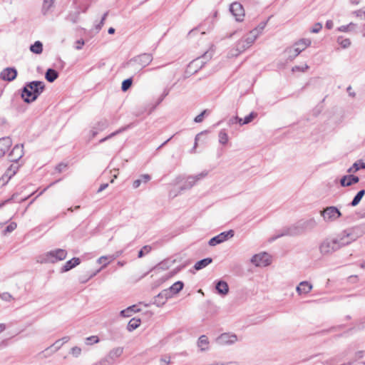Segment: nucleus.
Listing matches in <instances>:
<instances>
[{
    "mask_svg": "<svg viewBox=\"0 0 365 365\" xmlns=\"http://www.w3.org/2000/svg\"><path fill=\"white\" fill-rule=\"evenodd\" d=\"M257 115V113L251 112L248 115L245 116L244 119H242V125L248 124L253 120L255 118Z\"/></svg>",
    "mask_w": 365,
    "mask_h": 365,
    "instance_id": "a19ab883",
    "label": "nucleus"
},
{
    "mask_svg": "<svg viewBox=\"0 0 365 365\" xmlns=\"http://www.w3.org/2000/svg\"><path fill=\"white\" fill-rule=\"evenodd\" d=\"M207 110H204L201 113L195 118L194 121L195 123H201L203 120L204 115L207 113Z\"/></svg>",
    "mask_w": 365,
    "mask_h": 365,
    "instance_id": "864d4df0",
    "label": "nucleus"
},
{
    "mask_svg": "<svg viewBox=\"0 0 365 365\" xmlns=\"http://www.w3.org/2000/svg\"><path fill=\"white\" fill-rule=\"evenodd\" d=\"M66 167V165L63 164V163H60V164H58V165L56 166V170H57L58 172L61 173V172H62V170H63Z\"/></svg>",
    "mask_w": 365,
    "mask_h": 365,
    "instance_id": "0e129e2a",
    "label": "nucleus"
},
{
    "mask_svg": "<svg viewBox=\"0 0 365 365\" xmlns=\"http://www.w3.org/2000/svg\"><path fill=\"white\" fill-rule=\"evenodd\" d=\"M355 27V24L350 23L348 25H344L338 28L339 31L347 32L351 31Z\"/></svg>",
    "mask_w": 365,
    "mask_h": 365,
    "instance_id": "a18cd8bd",
    "label": "nucleus"
},
{
    "mask_svg": "<svg viewBox=\"0 0 365 365\" xmlns=\"http://www.w3.org/2000/svg\"><path fill=\"white\" fill-rule=\"evenodd\" d=\"M251 262L257 267H266L271 263L270 256L266 252L257 254L252 257Z\"/></svg>",
    "mask_w": 365,
    "mask_h": 365,
    "instance_id": "9d476101",
    "label": "nucleus"
},
{
    "mask_svg": "<svg viewBox=\"0 0 365 365\" xmlns=\"http://www.w3.org/2000/svg\"><path fill=\"white\" fill-rule=\"evenodd\" d=\"M17 76V70L14 67H7L0 73V78L6 81H12Z\"/></svg>",
    "mask_w": 365,
    "mask_h": 365,
    "instance_id": "dca6fc26",
    "label": "nucleus"
},
{
    "mask_svg": "<svg viewBox=\"0 0 365 365\" xmlns=\"http://www.w3.org/2000/svg\"><path fill=\"white\" fill-rule=\"evenodd\" d=\"M321 215L326 221H332L338 218L341 213L337 207H327L325 210L321 211Z\"/></svg>",
    "mask_w": 365,
    "mask_h": 365,
    "instance_id": "f8f14e48",
    "label": "nucleus"
},
{
    "mask_svg": "<svg viewBox=\"0 0 365 365\" xmlns=\"http://www.w3.org/2000/svg\"><path fill=\"white\" fill-rule=\"evenodd\" d=\"M71 353L74 356H78L81 353V349L79 348L78 346H74L71 349Z\"/></svg>",
    "mask_w": 365,
    "mask_h": 365,
    "instance_id": "5fc2aeb1",
    "label": "nucleus"
},
{
    "mask_svg": "<svg viewBox=\"0 0 365 365\" xmlns=\"http://www.w3.org/2000/svg\"><path fill=\"white\" fill-rule=\"evenodd\" d=\"M212 50L205 52L203 55L192 61L188 65V68L193 70L195 73L197 72V70L201 68L207 61L212 58Z\"/></svg>",
    "mask_w": 365,
    "mask_h": 365,
    "instance_id": "0eeeda50",
    "label": "nucleus"
},
{
    "mask_svg": "<svg viewBox=\"0 0 365 365\" xmlns=\"http://www.w3.org/2000/svg\"><path fill=\"white\" fill-rule=\"evenodd\" d=\"M16 166L11 165L0 178V183H1L2 185H6L11 177L16 174Z\"/></svg>",
    "mask_w": 365,
    "mask_h": 365,
    "instance_id": "6ab92c4d",
    "label": "nucleus"
},
{
    "mask_svg": "<svg viewBox=\"0 0 365 365\" xmlns=\"http://www.w3.org/2000/svg\"><path fill=\"white\" fill-rule=\"evenodd\" d=\"M132 83L133 80L131 78L124 80L122 82L121 90L124 92L128 91L130 88Z\"/></svg>",
    "mask_w": 365,
    "mask_h": 365,
    "instance_id": "79ce46f5",
    "label": "nucleus"
},
{
    "mask_svg": "<svg viewBox=\"0 0 365 365\" xmlns=\"http://www.w3.org/2000/svg\"><path fill=\"white\" fill-rule=\"evenodd\" d=\"M171 297L170 291H168L166 289H163L154 297L153 304H155L157 307H162L165 304L167 300Z\"/></svg>",
    "mask_w": 365,
    "mask_h": 365,
    "instance_id": "2eb2a0df",
    "label": "nucleus"
},
{
    "mask_svg": "<svg viewBox=\"0 0 365 365\" xmlns=\"http://www.w3.org/2000/svg\"><path fill=\"white\" fill-rule=\"evenodd\" d=\"M169 93H170V89L168 88H165L164 89L160 98L158 100V103H161L163 101V99L169 94Z\"/></svg>",
    "mask_w": 365,
    "mask_h": 365,
    "instance_id": "bf43d9fd",
    "label": "nucleus"
},
{
    "mask_svg": "<svg viewBox=\"0 0 365 365\" xmlns=\"http://www.w3.org/2000/svg\"><path fill=\"white\" fill-rule=\"evenodd\" d=\"M217 292L222 296L227 294L229 292V286L225 281L219 280L215 284Z\"/></svg>",
    "mask_w": 365,
    "mask_h": 365,
    "instance_id": "412c9836",
    "label": "nucleus"
},
{
    "mask_svg": "<svg viewBox=\"0 0 365 365\" xmlns=\"http://www.w3.org/2000/svg\"><path fill=\"white\" fill-rule=\"evenodd\" d=\"M181 192L182 191L180 190V187H175L170 191L169 197L170 198H174V197H177Z\"/></svg>",
    "mask_w": 365,
    "mask_h": 365,
    "instance_id": "8fccbe9b",
    "label": "nucleus"
},
{
    "mask_svg": "<svg viewBox=\"0 0 365 365\" xmlns=\"http://www.w3.org/2000/svg\"><path fill=\"white\" fill-rule=\"evenodd\" d=\"M152 248L149 245H145L144 246L139 252H138V257L139 258H141L143 257V256H145V255L148 254L150 251H151Z\"/></svg>",
    "mask_w": 365,
    "mask_h": 365,
    "instance_id": "c03bdc74",
    "label": "nucleus"
},
{
    "mask_svg": "<svg viewBox=\"0 0 365 365\" xmlns=\"http://www.w3.org/2000/svg\"><path fill=\"white\" fill-rule=\"evenodd\" d=\"M153 61V56L150 53H142L138 55L132 59L128 63L130 64L136 65V68L142 69L149 65Z\"/></svg>",
    "mask_w": 365,
    "mask_h": 365,
    "instance_id": "6e6552de",
    "label": "nucleus"
},
{
    "mask_svg": "<svg viewBox=\"0 0 365 365\" xmlns=\"http://www.w3.org/2000/svg\"><path fill=\"white\" fill-rule=\"evenodd\" d=\"M183 287V282L181 281H178L175 282L171 287L166 289L170 291V295L173 297V294H178L180 291H181Z\"/></svg>",
    "mask_w": 365,
    "mask_h": 365,
    "instance_id": "cd10ccee",
    "label": "nucleus"
},
{
    "mask_svg": "<svg viewBox=\"0 0 365 365\" xmlns=\"http://www.w3.org/2000/svg\"><path fill=\"white\" fill-rule=\"evenodd\" d=\"M230 11L235 17L236 21H242L245 16V10L242 5L239 2H234L230 6Z\"/></svg>",
    "mask_w": 365,
    "mask_h": 365,
    "instance_id": "ddd939ff",
    "label": "nucleus"
},
{
    "mask_svg": "<svg viewBox=\"0 0 365 365\" xmlns=\"http://www.w3.org/2000/svg\"><path fill=\"white\" fill-rule=\"evenodd\" d=\"M58 73L53 68H48L46 71L45 78L47 81L50 83H53V81H55L58 78Z\"/></svg>",
    "mask_w": 365,
    "mask_h": 365,
    "instance_id": "bb28decb",
    "label": "nucleus"
},
{
    "mask_svg": "<svg viewBox=\"0 0 365 365\" xmlns=\"http://www.w3.org/2000/svg\"><path fill=\"white\" fill-rule=\"evenodd\" d=\"M12 145L9 137L0 138V158H2Z\"/></svg>",
    "mask_w": 365,
    "mask_h": 365,
    "instance_id": "aec40b11",
    "label": "nucleus"
},
{
    "mask_svg": "<svg viewBox=\"0 0 365 365\" xmlns=\"http://www.w3.org/2000/svg\"><path fill=\"white\" fill-rule=\"evenodd\" d=\"M98 132H100V131L98 129H94V126H93L92 130H91V138H94L98 133Z\"/></svg>",
    "mask_w": 365,
    "mask_h": 365,
    "instance_id": "338daca9",
    "label": "nucleus"
},
{
    "mask_svg": "<svg viewBox=\"0 0 365 365\" xmlns=\"http://www.w3.org/2000/svg\"><path fill=\"white\" fill-rule=\"evenodd\" d=\"M140 319H136V318H133L129 321L128 326H127V329L129 331H132L135 330V329H137L140 326Z\"/></svg>",
    "mask_w": 365,
    "mask_h": 365,
    "instance_id": "473e14b6",
    "label": "nucleus"
},
{
    "mask_svg": "<svg viewBox=\"0 0 365 365\" xmlns=\"http://www.w3.org/2000/svg\"><path fill=\"white\" fill-rule=\"evenodd\" d=\"M108 126V120L107 119H102L94 125V129H98L99 131H103L106 130Z\"/></svg>",
    "mask_w": 365,
    "mask_h": 365,
    "instance_id": "72a5a7b5",
    "label": "nucleus"
},
{
    "mask_svg": "<svg viewBox=\"0 0 365 365\" xmlns=\"http://www.w3.org/2000/svg\"><path fill=\"white\" fill-rule=\"evenodd\" d=\"M237 341L236 334L223 333L216 339V342L220 345H230Z\"/></svg>",
    "mask_w": 365,
    "mask_h": 365,
    "instance_id": "4468645a",
    "label": "nucleus"
},
{
    "mask_svg": "<svg viewBox=\"0 0 365 365\" xmlns=\"http://www.w3.org/2000/svg\"><path fill=\"white\" fill-rule=\"evenodd\" d=\"M339 361L336 357H333L324 361L323 365H338Z\"/></svg>",
    "mask_w": 365,
    "mask_h": 365,
    "instance_id": "de8ad7c7",
    "label": "nucleus"
},
{
    "mask_svg": "<svg viewBox=\"0 0 365 365\" xmlns=\"http://www.w3.org/2000/svg\"><path fill=\"white\" fill-rule=\"evenodd\" d=\"M45 89L43 81H34L26 83L21 92V98L24 101L30 103L35 101Z\"/></svg>",
    "mask_w": 365,
    "mask_h": 365,
    "instance_id": "f03ea898",
    "label": "nucleus"
},
{
    "mask_svg": "<svg viewBox=\"0 0 365 365\" xmlns=\"http://www.w3.org/2000/svg\"><path fill=\"white\" fill-rule=\"evenodd\" d=\"M363 235L359 227H353L344 230L333 240H325L319 245V252L323 255H331L341 247L351 244Z\"/></svg>",
    "mask_w": 365,
    "mask_h": 365,
    "instance_id": "f257e3e1",
    "label": "nucleus"
},
{
    "mask_svg": "<svg viewBox=\"0 0 365 365\" xmlns=\"http://www.w3.org/2000/svg\"><path fill=\"white\" fill-rule=\"evenodd\" d=\"M67 252L63 249H56L47 252L38 257V262L41 263H56L66 259Z\"/></svg>",
    "mask_w": 365,
    "mask_h": 365,
    "instance_id": "39448f33",
    "label": "nucleus"
},
{
    "mask_svg": "<svg viewBox=\"0 0 365 365\" xmlns=\"http://www.w3.org/2000/svg\"><path fill=\"white\" fill-rule=\"evenodd\" d=\"M209 341L205 335H202L199 337L197 341V346L200 351H204L208 349Z\"/></svg>",
    "mask_w": 365,
    "mask_h": 365,
    "instance_id": "c85d7f7f",
    "label": "nucleus"
},
{
    "mask_svg": "<svg viewBox=\"0 0 365 365\" xmlns=\"http://www.w3.org/2000/svg\"><path fill=\"white\" fill-rule=\"evenodd\" d=\"M66 19L73 24H76L77 22H78L80 19V11H77L75 12L70 13L67 16Z\"/></svg>",
    "mask_w": 365,
    "mask_h": 365,
    "instance_id": "e433bc0d",
    "label": "nucleus"
},
{
    "mask_svg": "<svg viewBox=\"0 0 365 365\" xmlns=\"http://www.w3.org/2000/svg\"><path fill=\"white\" fill-rule=\"evenodd\" d=\"M123 352V349L122 347L114 348L106 356L104 361L107 362L108 364H113L122 355Z\"/></svg>",
    "mask_w": 365,
    "mask_h": 365,
    "instance_id": "f3484780",
    "label": "nucleus"
},
{
    "mask_svg": "<svg viewBox=\"0 0 365 365\" xmlns=\"http://www.w3.org/2000/svg\"><path fill=\"white\" fill-rule=\"evenodd\" d=\"M325 26L327 29H331L334 26L333 21L331 20L327 21Z\"/></svg>",
    "mask_w": 365,
    "mask_h": 365,
    "instance_id": "e2e57ef3",
    "label": "nucleus"
},
{
    "mask_svg": "<svg viewBox=\"0 0 365 365\" xmlns=\"http://www.w3.org/2000/svg\"><path fill=\"white\" fill-rule=\"evenodd\" d=\"M107 16H108V12H106L103 14V16H102L101 21H99V24L96 26V29L97 31H100L101 29V28L103 27V26L104 24V22H105V20H106Z\"/></svg>",
    "mask_w": 365,
    "mask_h": 365,
    "instance_id": "603ef678",
    "label": "nucleus"
},
{
    "mask_svg": "<svg viewBox=\"0 0 365 365\" xmlns=\"http://www.w3.org/2000/svg\"><path fill=\"white\" fill-rule=\"evenodd\" d=\"M359 177L353 175H350L344 176L341 179L340 182L342 186L345 187V186H349L354 183H356L359 182Z\"/></svg>",
    "mask_w": 365,
    "mask_h": 365,
    "instance_id": "5701e85b",
    "label": "nucleus"
},
{
    "mask_svg": "<svg viewBox=\"0 0 365 365\" xmlns=\"http://www.w3.org/2000/svg\"><path fill=\"white\" fill-rule=\"evenodd\" d=\"M312 289V285L309 282L304 281L299 283V284L297 287L296 290L299 294H302L309 293Z\"/></svg>",
    "mask_w": 365,
    "mask_h": 365,
    "instance_id": "b1692460",
    "label": "nucleus"
},
{
    "mask_svg": "<svg viewBox=\"0 0 365 365\" xmlns=\"http://www.w3.org/2000/svg\"><path fill=\"white\" fill-rule=\"evenodd\" d=\"M132 126V124H129V125H127L125 126H123V127H121L120 128H119L118 130H115V132H113L112 133H110V135H108V136L101 139L99 140V143H104L105 141L110 139L111 138L117 135L118 134H120L124 131H125L126 130H128V128H131Z\"/></svg>",
    "mask_w": 365,
    "mask_h": 365,
    "instance_id": "393cba45",
    "label": "nucleus"
},
{
    "mask_svg": "<svg viewBox=\"0 0 365 365\" xmlns=\"http://www.w3.org/2000/svg\"><path fill=\"white\" fill-rule=\"evenodd\" d=\"M121 253H122V252H120L116 255L102 256L98 259V262L99 263L104 262V264L103 266V267H104L109 263L108 262H106L108 259H110V260L112 261V260L115 259L117 257H118Z\"/></svg>",
    "mask_w": 365,
    "mask_h": 365,
    "instance_id": "4c0bfd02",
    "label": "nucleus"
},
{
    "mask_svg": "<svg viewBox=\"0 0 365 365\" xmlns=\"http://www.w3.org/2000/svg\"><path fill=\"white\" fill-rule=\"evenodd\" d=\"M53 1V0H44V6L49 8L51 6Z\"/></svg>",
    "mask_w": 365,
    "mask_h": 365,
    "instance_id": "774afa93",
    "label": "nucleus"
},
{
    "mask_svg": "<svg viewBox=\"0 0 365 365\" xmlns=\"http://www.w3.org/2000/svg\"><path fill=\"white\" fill-rule=\"evenodd\" d=\"M209 172L207 170H203L201 173L195 175H191L193 179L195 180V182H197V181L206 178L208 175Z\"/></svg>",
    "mask_w": 365,
    "mask_h": 365,
    "instance_id": "37998d69",
    "label": "nucleus"
},
{
    "mask_svg": "<svg viewBox=\"0 0 365 365\" xmlns=\"http://www.w3.org/2000/svg\"><path fill=\"white\" fill-rule=\"evenodd\" d=\"M175 184H182L180 186V190L181 191H185L191 189L196 184V182L191 175L187 176V178L182 175H179L175 179Z\"/></svg>",
    "mask_w": 365,
    "mask_h": 365,
    "instance_id": "1a4fd4ad",
    "label": "nucleus"
},
{
    "mask_svg": "<svg viewBox=\"0 0 365 365\" xmlns=\"http://www.w3.org/2000/svg\"><path fill=\"white\" fill-rule=\"evenodd\" d=\"M84 44V41L83 39H79L75 42L74 47L76 50H81Z\"/></svg>",
    "mask_w": 365,
    "mask_h": 365,
    "instance_id": "4d7b16f0",
    "label": "nucleus"
},
{
    "mask_svg": "<svg viewBox=\"0 0 365 365\" xmlns=\"http://www.w3.org/2000/svg\"><path fill=\"white\" fill-rule=\"evenodd\" d=\"M267 25V21H262L256 28L252 29V31H257L258 32V36L262 33V31L264 30Z\"/></svg>",
    "mask_w": 365,
    "mask_h": 365,
    "instance_id": "09e8293b",
    "label": "nucleus"
},
{
    "mask_svg": "<svg viewBox=\"0 0 365 365\" xmlns=\"http://www.w3.org/2000/svg\"><path fill=\"white\" fill-rule=\"evenodd\" d=\"M234 236V231L230 230L227 232H223L219 234L218 235L213 237L211 238L208 242L210 246H215L218 244H220L229 238H231Z\"/></svg>",
    "mask_w": 365,
    "mask_h": 365,
    "instance_id": "9b49d317",
    "label": "nucleus"
},
{
    "mask_svg": "<svg viewBox=\"0 0 365 365\" xmlns=\"http://www.w3.org/2000/svg\"><path fill=\"white\" fill-rule=\"evenodd\" d=\"M140 309L137 308L136 305H132L127 309L120 311V314L123 317H129L133 313L138 312Z\"/></svg>",
    "mask_w": 365,
    "mask_h": 365,
    "instance_id": "c756f323",
    "label": "nucleus"
},
{
    "mask_svg": "<svg viewBox=\"0 0 365 365\" xmlns=\"http://www.w3.org/2000/svg\"><path fill=\"white\" fill-rule=\"evenodd\" d=\"M337 43L343 48H349L351 45V41L349 38H344L342 36H339L337 38Z\"/></svg>",
    "mask_w": 365,
    "mask_h": 365,
    "instance_id": "58836bf2",
    "label": "nucleus"
},
{
    "mask_svg": "<svg viewBox=\"0 0 365 365\" xmlns=\"http://www.w3.org/2000/svg\"><path fill=\"white\" fill-rule=\"evenodd\" d=\"M322 28V25L320 23H317L314 24L313 28L311 29V32L312 33H318Z\"/></svg>",
    "mask_w": 365,
    "mask_h": 365,
    "instance_id": "13d9d810",
    "label": "nucleus"
},
{
    "mask_svg": "<svg viewBox=\"0 0 365 365\" xmlns=\"http://www.w3.org/2000/svg\"><path fill=\"white\" fill-rule=\"evenodd\" d=\"M30 51L35 54H41L43 51L42 43L36 41L34 44L31 45Z\"/></svg>",
    "mask_w": 365,
    "mask_h": 365,
    "instance_id": "2f4dec72",
    "label": "nucleus"
},
{
    "mask_svg": "<svg viewBox=\"0 0 365 365\" xmlns=\"http://www.w3.org/2000/svg\"><path fill=\"white\" fill-rule=\"evenodd\" d=\"M229 123H230V124H234V123H238L240 125H242V118H239L238 116H235V117H233V118H230V120H229Z\"/></svg>",
    "mask_w": 365,
    "mask_h": 365,
    "instance_id": "6e6d98bb",
    "label": "nucleus"
},
{
    "mask_svg": "<svg viewBox=\"0 0 365 365\" xmlns=\"http://www.w3.org/2000/svg\"><path fill=\"white\" fill-rule=\"evenodd\" d=\"M317 225V222L314 220L310 219L303 222L302 226H292L289 227H284L280 230L278 234L270 238L269 241L272 242L283 236H297L302 235L306 230H312Z\"/></svg>",
    "mask_w": 365,
    "mask_h": 365,
    "instance_id": "7ed1b4c3",
    "label": "nucleus"
},
{
    "mask_svg": "<svg viewBox=\"0 0 365 365\" xmlns=\"http://www.w3.org/2000/svg\"><path fill=\"white\" fill-rule=\"evenodd\" d=\"M24 155L23 145H16L9 155L11 162H17Z\"/></svg>",
    "mask_w": 365,
    "mask_h": 365,
    "instance_id": "a211bd4d",
    "label": "nucleus"
},
{
    "mask_svg": "<svg viewBox=\"0 0 365 365\" xmlns=\"http://www.w3.org/2000/svg\"><path fill=\"white\" fill-rule=\"evenodd\" d=\"M258 37L257 31H250L245 37L239 40L233 49L230 51L231 56H237L246 49L250 48Z\"/></svg>",
    "mask_w": 365,
    "mask_h": 365,
    "instance_id": "20e7f679",
    "label": "nucleus"
},
{
    "mask_svg": "<svg viewBox=\"0 0 365 365\" xmlns=\"http://www.w3.org/2000/svg\"><path fill=\"white\" fill-rule=\"evenodd\" d=\"M218 137H219V142L222 144V145H225L227 143L228 141V135L227 134V133L225 132V130H221L219 133V135H218Z\"/></svg>",
    "mask_w": 365,
    "mask_h": 365,
    "instance_id": "ea45409f",
    "label": "nucleus"
},
{
    "mask_svg": "<svg viewBox=\"0 0 365 365\" xmlns=\"http://www.w3.org/2000/svg\"><path fill=\"white\" fill-rule=\"evenodd\" d=\"M212 365H238L237 362L236 361H229V362H225V363H214L212 364Z\"/></svg>",
    "mask_w": 365,
    "mask_h": 365,
    "instance_id": "680f3d73",
    "label": "nucleus"
},
{
    "mask_svg": "<svg viewBox=\"0 0 365 365\" xmlns=\"http://www.w3.org/2000/svg\"><path fill=\"white\" fill-rule=\"evenodd\" d=\"M212 262V259L210 257L202 259L195 263L194 265V268L196 270H200L203 269L204 267H207L208 264H210Z\"/></svg>",
    "mask_w": 365,
    "mask_h": 365,
    "instance_id": "7c9ffc66",
    "label": "nucleus"
},
{
    "mask_svg": "<svg viewBox=\"0 0 365 365\" xmlns=\"http://www.w3.org/2000/svg\"><path fill=\"white\" fill-rule=\"evenodd\" d=\"M99 341V339L97 336H91L86 339V344L92 345Z\"/></svg>",
    "mask_w": 365,
    "mask_h": 365,
    "instance_id": "49530a36",
    "label": "nucleus"
},
{
    "mask_svg": "<svg viewBox=\"0 0 365 365\" xmlns=\"http://www.w3.org/2000/svg\"><path fill=\"white\" fill-rule=\"evenodd\" d=\"M108 183H103V184L101 185V186L98 189L97 192H100L104 190L106 187H108Z\"/></svg>",
    "mask_w": 365,
    "mask_h": 365,
    "instance_id": "69168bd1",
    "label": "nucleus"
},
{
    "mask_svg": "<svg viewBox=\"0 0 365 365\" xmlns=\"http://www.w3.org/2000/svg\"><path fill=\"white\" fill-rule=\"evenodd\" d=\"M364 194H365L364 190H361L360 191H359L357 192V194L355 195V197H354L353 200L349 203V205H351V206L357 205L359 203V202L361 201V200L363 197V196L364 195Z\"/></svg>",
    "mask_w": 365,
    "mask_h": 365,
    "instance_id": "f704fd0d",
    "label": "nucleus"
},
{
    "mask_svg": "<svg viewBox=\"0 0 365 365\" xmlns=\"http://www.w3.org/2000/svg\"><path fill=\"white\" fill-rule=\"evenodd\" d=\"M170 364V356H163L160 359V365H168Z\"/></svg>",
    "mask_w": 365,
    "mask_h": 365,
    "instance_id": "052dcab7",
    "label": "nucleus"
},
{
    "mask_svg": "<svg viewBox=\"0 0 365 365\" xmlns=\"http://www.w3.org/2000/svg\"><path fill=\"white\" fill-rule=\"evenodd\" d=\"M365 168V162H364L362 160H358L356 163H354L351 168H350L348 170V172L351 173L352 171H357L359 169H364Z\"/></svg>",
    "mask_w": 365,
    "mask_h": 365,
    "instance_id": "c9c22d12",
    "label": "nucleus"
},
{
    "mask_svg": "<svg viewBox=\"0 0 365 365\" xmlns=\"http://www.w3.org/2000/svg\"><path fill=\"white\" fill-rule=\"evenodd\" d=\"M80 259L78 257H73L71 259L67 261L66 264L61 267V272H66L76 267L80 264Z\"/></svg>",
    "mask_w": 365,
    "mask_h": 365,
    "instance_id": "4be33fe9",
    "label": "nucleus"
},
{
    "mask_svg": "<svg viewBox=\"0 0 365 365\" xmlns=\"http://www.w3.org/2000/svg\"><path fill=\"white\" fill-rule=\"evenodd\" d=\"M312 41L309 38H302L297 41L292 47L287 48L285 53L287 54V58L289 60H293L306 48L310 46Z\"/></svg>",
    "mask_w": 365,
    "mask_h": 365,
    "instance_id": "423d86ee",
    "label": "nucleus"
},
{
    "mask_svg": "<svg viewBox=\"0 0 365 365\" xmlns=\"http://www.w3.org/2000/svg\"><path fill=\"white\" fill-rule=\"evenodd\" d=\"M16 228V224L15 222H11L5 230H4V235H6L8 232H11Z\"/></svg>",
    "mask_w": 365,
    "mask_h": 365,
    "instance_id": "3c124183",
    "label": "nucleus"
},
{
    "mask_svg": "<svg viewBox=\"0 0 365 365\" xmlns=\"http://www.w3.org/2000/svg\"><path fill=\"white\" fill-rule=\"evenodd\" d=\"M150 179L151 178L148 174L141 175L138 179L133 181V188L136 189L139 187L142 183H147L150 180Z\"/></svg>",
    "mask_w": 365,
    "mask_h": 365,
    "instance_id": "a878e982",
    "label": "nucleus"
}]
</instances>
